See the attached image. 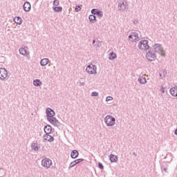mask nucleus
<instances>
[{
    "instance_id": "f257e3e1",
    "label": "nucleus",
    "mask_w": 177,
    "mask_h": 177,
    "mask_svg": "<svg viewBox=\"0 0 177 177\" xmlns=\"http://www.w3.org/2000/svg\"><path fill=\"white\" fill-rule=\"evenodd\" d=\"M151 50H153V52L156 55L158 53V55H160L163 57H165V51H164V48H162V46L161 44H155L154 45L152 46Z\"/></svg>"
},
{
    "instance_id": "f03ea898",
    "label": "nucleus",
    "mask_w": 177,
    "mask_h": 177,
    "mask_svg": "<svg viewBox=\"0 0 177 177\" xmlns=\"http://www.w3.org/2000/svg\"><path fill=\"white\" fill-rule=\"evenodd\" d=\"M118 9L120 12H127L129 9V4L127 0H119L118 1Z\"/></svg>"
},
{
    "instance_id": "7ed1b4c3",
    "label": "nucleus",
    "mask_w": 177,
    "mask_h": 177,
    "mask_svg": "<svg viewBox=\"0 0 177 177\" xmlns=\"http://www.w3.org/2000/svg\"><path fill=\"white\" fill-rule=\"evenodd\" d=\"M104 121L106 127H114V125H115V118L111 115H106L104 118Z\"/></svg>"
},
{
    "instance_id": "20e7f679",
    "label": "nucleus",
    "mask_w": 177,
    "mask_h": 177,
    "mask_svg": "<svg viewBox=\"0 0 177 177\" xmlns=\"http://www.w3.org/2000/svg\"><path fill=\"white\" fill-rule=\"evenodd\" d=\"M138 48L140 49V50H148L150 48V46H149L148 40H141L138 43Z\"/></svg>"
},
{
    "instance_id": "39448f33",
    "label": "nucleus",
    "mask_w": 177,
    "mask_h": 177,
    "mask_svg": "<svg viewBox=\"0 0 177 177\" xmlns=\"http://www.w3.org/2000/svg\"><path fill=\"white\" fill-rule=\"evenodd\" d=\"M146 59L149 62H154V60L157 59V54L153 52V50L150 48L149 50L146 54Z\"/></svg>"
},
{
    "instance_id": "423d86ee",
    "label": "nucleus",
    "mask_w": 177,
    "mask_h": 177,
    "mask_svg": "<svg viewBox=\"0 0 177 177\" xmlns=\"http://www.w3.org/2000/svg\"><path fill=\"white\" fill-rule=\"evenodd\" d=\"M97 70V66L94 65L93 64H90L87 66L86 68V72L88 74L92 75V74H96V71Z\"/></svg>"
},
{
    "instance_id": "0eeeda50",
    "label": "nucleus",
    "mask_w": 177,
    "mask_h": 177,
    "mask_svg": "<svg viewBox=\"0 0 177 177\" xmlns=\"http://www.w3.org/2000/svg\"><path fill=\"white\" fill-rule=\"evenodd\" d=\"M41 165L46 168V169L50 168V165H52V160L48 158H45L41 160Z\"/></svg>"
},
{
    "instance_id": "6e6552de",
    "label": "nucleus",
    "mask_w": 177,
    "mask_h": 177,
    "mask_svg": "<svg viewBox=\"0 0 177 177\" xmlns=\"http://www.w3.org/2000/svg\"><path fill=\"white\" fill-rule=\"evenodd\" d=\"M47 121L54 125V127H60L62 125V123H60V122H59V120L54 116L48 118Z\"/></svg>"
},
{
    "instance_id": "1a4fd4ad",
    "label": "nucleus",
    "mask_w": 177,
    "mask_h": 177,
    "mask_svg": "<svg viewBox=\"0 0 177 177\" xmlns=\"http://www.w3.org/2000/svg\"><path fill=\"white\" fill-rule=\"evenodd\" d=\"M8 77V71L5 68H0V80L1 81H5Z\"/></svg>"
},
{
    "instance_id": "9d476101",
    "label": "nucleus",
    "mask_w": 177,
    "mask_h": 177,
    "mask_svg": "<svg viewBox=\"0 0 177 177\" xmlns=\"http://www.w3.org/2000/svg\"><path fill=\"white\" fill-rule=\"evenodd\" d=\"M139 38V35L136 32H132L129 36V41L131 42H134L136 41V39H138Z\"/></svg>"
},
{
    "instance_id": "9b49d317",
    "label": "nucleus",
    "mask_w": 177,
    "mask_h": 177,
    "mask_svg": "<svg viewBox=\"0 0 177 177\" xmlns=\"http://www.w3.org/2000/svg\"><path fill=\"white\" fill-rule=\"evenodd\" d=\"M46 120H48V118H51L52 117H54V115H56L55 111H53V109L50 108H47L46 109Z\"/></svg>"
},
{
    "instance_id": "f8f14e48",
    "label": "nucleus",
    "mask_w": 177,
    "mask_h": 177,
    "mask_svg": "<svg viewBox=\"0 0 177 177\" xmlns=\"http://www.w3.org/2000/svg\"><path fill=\"white\" fill-rule=\"evenodd\" d=\"M23 8L25 12H30L31 10V4L30 2L26 1L24 3Z\"/></svg>"
},
{
    "instance_id": "ddd939ff",
    "label": "nucleus",
    "mask_w": 177,
    "mask_h": 177,
    "mask_svg": "<svg viewBox=\"0 0 177 177\" xmlns=\"http://www.w3.org/2000/svg\"><path fill=\"white\" fill-rule=\"evenodd\" d=\"M170 94L174 97H177V86H174L169 90Z\"/></svg>"
},
{
    "instance_id": "4468645a",
    "label": "nucleus",
    "mask_w": 177,
    "mask_h": 177,
    "mask_svg": "<svg viewBox=\"0 0 177 177\" xmlns=\"http://www.w3.org/2000/svg\"><path fill=\"white\" fill-rule=\"evenodd\" d=\"M44 129L46 134L50 135V133H52V127H50V125H46Z\"/></svg>"
},
{
    "instance_id": "2eb2a0df",
    "label": "nucleus",
    "mask_w": 177,
    "mask_h": 177,
    "mask_svg": "<svg viewBox=\"0 0 177 177\" xmlns=\"http://www.w3.org/2000/svg\"><path fill=\"white\" fill-rule=\"evenodd\" d=\"M93 46L95 48V49H97V48H100L102 46V43L99 40H93Z\"/></svg>"
},
{
    "instance_id": "dca6fc26",
    "label": "nucleus",
    "mask_w": 177,
    "mask_h": 177,
    "mask_svg": "<svg viewBox=\"0 0 177 177\" xmlns=\"http://www.w3.org/2000/svg\"><path fill=\"white\" fill-rule=\"evenodd\" d=\"M44 140H47V142H53L55 140V138L49 134H46L43 136Z\"/></svg>"
},
{
    "instance_id": "f3484780",
    "label": "nucleus",
    "mask_w": 177,
    "mask_h": 177,
    "mask_svg": "<svg viewBox=\"0 0 177 177\" xmlns=\"http://www.w3.org/2000/svg\"><path fill=\"white\" fill-rule=\"evenodd\" d=\"M80 156V152H78L77 150H73L71 153V158L75 159Z\"/></svg>"
},
{
    "instance_id": "a211bd4d",
    "label": "nucleus",
    "mask_w": 177,
    "mask_h": 177,
    "mask_svg": "<svg viewBox=\"0 0 177 177\" xmlns=\"http://www.w3.org/2000/svg\"><path fill=\"white\" fill-rule=\"evenodd\" d=\"M49 63V59L44 58L40 61V65L41 67H45Z\"/></svg>"
},
{
    "instance_id": "6ab92c4d",
    "label": "nucleus",
    "mask_w": 177,
    "mask_h": 177,
    "mask_svg": "<svg viewBox=\"0 0 177 177\" xmlns=\"http://www.w3.org/2000/svg\"><path fill=\"white\" fill-rule=\"evenodd\" d=\"M138 81L140 84H141V85H145V84L147 82V81L146 80V77L143 76H140L138 79Z\"/></svg>"
},
{
    "instance_id": "aec40b11",
    "label": "nucleus",
    "mask_w": 177,
    "mask_h": 177,
    "mask_svg": "<svg viewBox=\"0 0 177 177\" xmlns=\"http://www.w3.org/2000/svg\"><path fill=\"white\" fill-rule=\"evenodd\" d=\"M109 160L111 162H117V161H118V156L111 154L109 156Z\"/></svg>"
},
{
    "instance_id": "412c9836",
    "label": "nucleus",
    "mask_w": 177,
    "mask_h": 177,
    "mask_svg": "<svg viewBox=\"0 0 177 177\" xmlns=\"http://www.w3.org/2000/svg\"><path fill=\"white\" fill-rule=\"evenodd\" d=\"M13 20L14 22L19 26L21 25V23H23V19H21L20 17H15Z\"/></svg>"
},
{
    "instance_id": "4be33fe9",
    "label": "nucleus",
    "mask_w": 177,
    "mask_h": 177,
    "mask_svg": "<svg viewBox=\"0 0 177 177\" xmlns=\"http://www.w3.org/2000/svg\"><path fill=\"white\" fill-rule=\"evenodd\" d=\"M116 57H117V54H115L114 52L110 53L109 54V60H115Z\"/></svg>"
},
{
    "instance_id": "5701e85b",
    "label": "nucleus",
    "mask_w": 177,
    "mask_h": 177,
    "mask_svg": "<svg viewBox=\"0 0 177 177\" xmlns=\"http://www.w3.org/2000/svg\"><path fill=\"white\" fill-rule=\"evenodd\" d=\"M31 149L35 151H38V150H39V148L38 147V144L35 142H32L31 145Z\"/></svg>"
},
{
    "instance_id": "b1692460",
    "label": "nucleus",
    "mask_w": 177,
    "mask_h": 177,
    "mask_svg": "<svg viewBox=\"0 0 177 177\" xmlns=\"http://www.w3.org/2000/svg\"><path fill=\"white\" fill-rule=\"evenodd\" d=\"M19 53L20 55H22L23 56H26L27 55V48H19Z\"/></svg>"
},
{
    "instance_id": "393cba45",
    "label": "nucleus",
    "mask_w": 177,
    "mask_h": 177,
    "mask_svg": "<svg viewBox=\"0 0 177 177\" xmlns=\"http://www.w3.org/2000/svg\"><path fill=\"white\" fill-rule=\"evenodd\" d=\"M33 85L35 86H41V85H42V82L38 79H36L33 81Z\"/></svg>"
},
{
    "instance_id": "a878e982",
    "label": "nucleus",
    "mask_w": 177,
    "mask_h": 177,
    "mask_svg": "<svg viewBox=\"0 0 177 177\" xmlns=\"http://www.w3.org/2000/svg\"><path fill=\"white\" fill-rule=\"evenodd\" d=\"M88 19L91 23H95V21H96V16L91 15L88 17Z\"/></svg>"
},
{
    "instance_id": "bb28decb",
    "label": "nucleus",
    "mask_w": 177,
    "mask_h": 177,
    "mask_svg": "<svg viewBox=\"0 0 177 177\" xmlns=\"http://www.w3.org/2000/svg\"><path fill=\"white\" fill-rule=\"evenodd\" d=\"M53 10H54V12H62L63 10V8L62 6H55V7H53Z\"/></svg>"
},
{
    "instance_id": "cd10ccee",
    "label": "nucleus",
    "mask_w": 177,
    "mask_h": 177,
    "mask_svg": "<svg viewBox=\"0 0 177 177\" xmlns=\"http://www.w3.org/2000/svg\"><path fill=\"white\" fill-rule=\"evenodd\" d=\"M82 81H85V78L84 77H80L79 80V86H85V82H82Z\"/></svg>"
},
{
    "instance_id": "c85d7f7f",
    "label": "nucleus",
    "mask_w": 177,
    "mask_h": 177,
    "mask_svg": "<svg viewBox=\"0 0 177 177\" xmlns=\"http://www.w3.org/2000/svg\"><path fill=\"white\" fill-rule=\"evenodd\" d=\"M6 175V171L3 168H0V177H3Z\"/></svg>"
},
{
    "instance_id": "c756f323",
    "label": "nucleus",
    "mask_w": 177,
    "mask_h": 177,
    "mask_svg": "<svg viewBox=\"0 0 177 177\" xmlns=\"http://www.w3.org/2000/svg\"><path fill=\"white\" fill-rule=\"evenodd\" d=\"M100 19H102L103 17V11L98 10L96 15Z\"/></svg>"
},
{
    "instance_id": "7c9ffc66",
    "label": "nucleus",
    "mask_w": 177,
    "mask_h": 177,
    "mask_svg": "<svg viewBox=\"0 0 177 177\" xmlns=\"http://www.w3.org/2000/svg\"><path fill=\"white\" fill-rule=\"evenodd\" d=\"M53 5V6H59V5H60V1L59 0H54Z\"/></svg>"
},
{
    "instance_id": "2f4dec72",
    "label": "nucleus",
    "mask_w": 177,
    "mask_h": 177,
    "mask_svg": "<svg viewBox=\"0 0 177 177\" xmlns=\"http://www.w3.org/2000/svg\"><path fill=\"white\" fill-rule=\"evenodd\" d=\"M75 165H77V164L75 163V160H73L70 163L68 169H71V168H73V167H75Z\"/></svg>"
},
{
    "instance_id": "473e14b6",
    "label": "nucleus",
    "mask_w": 177,
    "mask_h": 177,
    "mask_svg": "<svg viewBox=\"0 0 177 177\" xmlns=\"http://www.w3.org/2000/svg\"><path fill=\"white\" fill-rule=\"evenodd\" d=\"M99 10H97V9H96V8H93L92 10H91V13H92V15H97V12H98Z\"/></svg>"
},
{
    "instance_id": "72a5a7b5",
    "label": "nucleus",
    "mask_w": 177,
    "mask_h": 177,
    "mask_svg": "<svg viewBox=\"0 0 177 177\" xmlns=\"http://www.w3.org/2000/svg\"><path fill=\"white\" fill-rule=\"evenodd\" d=\"M74 161H75V163L77 165V164H80V162H82V161H84V159H82V158L76 159Z\"/></svg>"
},
{
    "instance_id": "f704fd0d",
    "label": "nucleus",
    "mask_w": 177,
    "mask_h": 177,
    "mask_svg": "<svg viewBox=\"0 0 177 177\" xmlns=\"http://www.w3.org/2000/svg\"><path fill=\"white\" fill-rule=\"evenodd\" d=\"M81 6H82V5L76 6L75 8V12H80V10H81Z\"/></svg>"
},
{
    "instance_id": "c9c22d12",
    "label": "nucleus",
    "mask_w": 177,
    "mask_h": 177,
    "mask_svg": "<svg viewBox=\"0 0 177 177\" xmlns=\"http://www.w3.org/2000/svg\"><path fill=\"white\" fill-rule=\"evenodd\" d=\"M98 167L100 169H104V167L103 166V164L102 162L98 163Z\"/></svg>"
},
{
    "instance_id": "e433bc0d",
    "label": "nucleus",
    "mask_w": 177,
    "mask_h": 177,
    "mask_svg": "<svg viewBox=\"0 0 177 177\" xmlns=\"http://www.w3.org/2000/svg\"><path fill=\"white\" fill-rule=\"evenodd\" d=\"M91 96H99V93L94 91L91 93Z\"/></svg>"
},
{
    "instance_id": "4c0bfd02",
    "label": "nucleus",
    "mask_w": 177,
    "mask_h": 177,
    "mask_svg": "<svg viewBox=\"0 0 177 177\" xmlns=\"http://www.w3.org/2000/svg\"><path fill=\"white\" fill-rule=\"evenodd\" d=\"M110 100H113V97L108 96L106 97V102H110Z\"/></svg>"
},
{
    "instance_id": "58836bf2",
    "label": "nucleus",
    "mask_w": 177,
    "mask_h": 177,
    "mask_svg": "<svg viewBox=\"0 0 177 177\" xmlns=\"http://www.w3.org/2000/svg\"><path fill=\"white\" fill-rule=\"evenodd\" d=\"M162 171H165V172H167V167H164L163 166H161Z\"/></svg>"
},
{
    "instance_id": "ea45409f",
    "label": "nucleus",
    "mask_w": 177,
    "mask_h": 177,
    "mask_svg": "<svg viewBox=\"0 0 177 177\" xmlns=\"http://www.w3.org/2000/svg\"><path fill=\"white\" fill-rule=\"evenodd\" d=\"M165 88H164L163 86L161 87V90L160 91L162 92V93H164V92H165Z\"/></svg>"
},
{
    "instance_id": "a19ab883",
    "label": "nucleus",
    "mask_w": 177,
    "mask_h": 177,
    "mask_svg": "<svg viewBox=\"0 0 177 177\" xmlns=\"http://www.w3.org/2000/svg\"><path fill=\"white\" fill-rule=\"evenodd\" d=\"M133 156H135V157H136V156H138V155L136 154V153L133 152Z\"/></svg>"
}]
</instances>
